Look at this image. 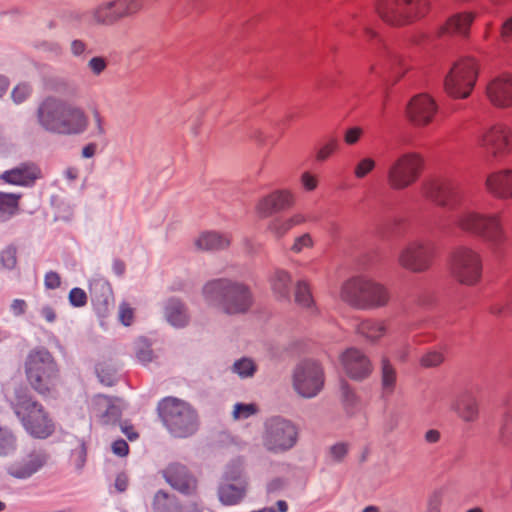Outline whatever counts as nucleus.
<instances>
[{
	"instance_id": "obj_19",
	"label": "nucleus",
	"mask_w": 512,
	"mask_h": 512,
	"mask_svg": "<svg viewBox=\"0 0 512 512\" xmlns=\"http://www.w3.org/2000/svg\"><path fill=\"white\" fill-rule=\"evenodd\" d=\"M438 105L435 100L427 94L414 96L407 104L406 115L409 121L416 127H426L432 123Z\"/></svg>"
},
{
	"instance_id": "obj_56",
	"label": "nucleus",
	"mask_w": 512,
	"mask_h": 512,
	"mask_svg": "<svg viewBox=\"0 0 512 512\" xmlns=\"http://www.w3.org/2000/svg\"><path fill=\"white\" fill-rule=\"evenodd\" d=\"M134 318V311L127 303H121L119 306V320L125 326H129Z\"/></svg>"
},
{
	"instance_id": "obj_22",
	"label": "nucleus",
	"mask_w": 512,
	"mask_h": 512,
	"mask_svg": "<svg viewBox=\"0 0 512 512\" xmlns=\"http://www.w3.org/2000/svg\"><path fill=\"white\" fill-rule=\"evenodd\" d=\"M46 463V457L41 452L33 451L26 456L10 463L7 473L16 479H27L39 471Z\"/></svg>"
},
{
	"instance_id": "obj_44",
	"label": "nucleus",
	"mask_w": 512,
	"mask_h": 512,
	"mask_svg": "<svg viewBox=\"0 0 512 512\" xmlns=\"http://www.w3.org/2000/svg\"><path fill=\"white\" fill-rule=\"evenodd\" d=\"M376 167V161L372 157L360 159L354 167V176L357 179L365 178Z\"/></svg>"
},
{
	"instance_id": "obj_46",
	"label": "nucleus",
	"mask_w": 512,
	"mask_h": 512,
	"mask_svg": "<svg viewBox=\"0 0 512 512\" xmlns=\"http://www.w3.org/2000/svg\"><path fill=\"white\" fill-rule=\"evenodd\" d=\"M258 412V408L253 403H237L234 405L233 418L235 420L247 419Z\"/></svg>"
},
{
	"instance_id": "obj_9",
	"label": "nucleus",
	"mask_w": 512,
	"mask_h": 512,
	"mask_svg": "<svg viewBox=\"0 0 512 512\" xmlns=\"http://www.w3.org/2000/svg\"><path fill=\"white\" fill-rule=\"evenodd\" d=\"M429 0H378L375 4L379 17L389 25L403 26L424 17Z\"/></svg>"
},
{
	"instance_id": "obj_6",
	"label": "nucleus",
	"mask_w": 512,
	"mask_h": 512,
	"mask_svg": "<svg viewBox=\"0 0 512 512\" xmlns=\"http://www.w3.org/2000/svg\"><path fill=\"white\" fill-rule=\"evenodd\" d=\"M30 386L39 394L47 395L59 383V368L52 354L44 347L32 349L24 363Z\"/></svg>"
},
{
	"instance_id": "obj_60",
	"label": "nucleus",
	"mask_w": 512,
	"mask_h": 512,
	"mask_svg": "<svg viewBox=\"0 0 512 512\" xmlns=\"http://www.w3.org/2000/svg\"><path fill=\"white\" fill-rule=\"evenodd\" d=\"M112 451L115 455L124 457L129 452V446L126 441L119 439L112 443Z\"/></svg>"
},
{
	"instance_id": "obj_32",
	"label": "nucleus",
	"mask_w": 512,
	"mask_h": 512,
	"mask_svg": "<svg viewBox=\"0 0 512 512\" xmlns=\"http://www.w3.org/2000/svg\"><path fill=\"white\" fill-rule=\"evenodd\" d=\"M474 20L472 13H458L448 19L443 31L449 34H455L460 36H467L470 26Z\"/></svg>"
},
{
	"instance_id": "obj_59",
	"label": "nucleus",
	"mask_w": 512,
	"mask_h": 512,
	"mask_svg": "<svg viewBox=\"0 0 512 512\" xmlns=\"http://www.w3.org/2000/svg\"><path fill=\"white\" fill-rule=\"evenodd\" d=\"M61 279L58 273L50 271L45 274L44 285L47 289H56L60 286Z\"/></svg>"
},
{
	"instance_id": "obj_52",
	"label": "nucleus",
	"mask_w": 512,
	"mask_h": 512,
	"mask_svg": "<svg viewBox=\"0 0 512 512\" xmlns=\"http://www.w3.org/2000/svg\"><path fill=\"white\" fill-rule=\"evenodd\" d=\"M68 299L73 307H83L87 303V294L83 289L75 287L70 290Z\"/></svg>"
},
{
	"instance_id": "obj_41",
	"label": "nucleus",
	"mask_w": 512,
	"mask_h": 512,
	"mask_svg": "<svg viewBox=\"0 0 512 512\" xmlns=\"http://www.w3.org/2000/svg\"><path fill=\"white\" fill-rule=\"evenodd\" d=\"M232 370L241 378L252 377L256 372V365L250 358H241L233 364Z\"/></svg>"
},
{
	"instance_id": "obj_28",
	"label": "nucleus",
	"mask_w": 512,
	"mask_h": 512,
	"mask_svg": "<svg viewBox=\"0 0 512 512\" xmlns=\"http://www.w3.org/2000/svg\"><path fill=\"white\" fill-rule=\"evenodd\" d=\"M247 481L239 483L222 481L218 488V497L224 505H236L246 496Z\"/></svg>"
},
{
	"instance_id": "obj_36",
	"label": "nucleus",
	"mask_w": 512,
	"mask_h": 512,
	"mask_svg": "<svg viewBox=\"0 0 512 512\" xmlns=\"http://www.w3.org/2000/svg\"><path fill=\"white\" fill-rule=\"evenodd\" d=\"M410 67L407 58L402 55L393 53L389 56V69L394 82L400 80Z\"/></svg>"
},
{
	"instance_id": "obj_17",
	"label": "nucleus",
	"mask_w": 512,
	"mask_h": 512,
	"mask_svg": "<svg viewBox=\"0 0 512 512\" xmlns=\"http://www.w3.org/2000/svg\"><path fill=\"white\" fill-rule=\"evenodd\" d=\"M485 95L489 103L499 109L512 107V73L493 76L486 84Z\"/></svg>"
},
{
	"instance_id": "obj_29",
	"label": "nucleus",
	"mask_w": 512,
	"mask_h": 512,
	"mask_svg": "<svg viewBox=\"0 0 512 512\" xmlns=\"http://www.w3.org/2000/svg\"><path fill=\"white\" fill-rule=\"evenodd\" d=\"M164 315L169 324L176 328L186 326L190 319L185 305L175 298H171L166 302Z\"/></svg>"
},
{
	"instance_id": "obj_27",
	"label": "nucleus",
	"mask_w": 512,
	"mask_h": 512,
	"mask_svg": "<svg viewBox=\"0 0 512 512\" xmlns=\"http://www.w3.org/2000/svg\"><path fill=\"white\" fill-rule=\"evenodd\" d=\"M269 284L277 300H290L292 277L287 270L280 268L275 269L269 277Z\"/></svg>"
},
{
	"instance_id": "obj_62",
	"label": "nucleus",
	"mask_w": 512,
	"mask_h": 512,
	"mask_svg": "<svg viewBox=\"0 0 512 512\" xmlns=\"http://www.w3.org/2000/svg\"><path fill=\"white\" fill-rule=\"evenodd\" d=\"M87 45L84 41L75 39L71 42L70 50L74 56H81L85 53Z\"/></svg>"
},
{
	"instance_id": "obj_53",
	"label": "nucleus",
	"mask_w": 512,
	"mask_h": 512,
	"mask_svg": "<svg viewBox=\"0 0 512 512\" xmlns=\"http://www.w3.org/2000/svg\"><path fill=\"white\" fill-rule=\"evenodd\" d=\"M349 451V445L344 442H339L330 447L329 454L330 457L336 461L341 462Z\"/></svg>"
},
{
	"instance_id": "obj_40",
	"label": "nucleus",
	"mask_w": 512,
	"mask_h": 512,
	"mask_svg": "<svg viewBox=\"0 0 512 512\" xmlns=\"http://www.w3.org/2000/svg\"><path fill=\"white\" fill-rule=\"evenodd\" d=\"M339 149V141L335 137L327 139L317 150L315 159L317 162H324Z\"/></svg>"
},
{
	"instance_id": "obj_30",
	"label": "nucleus",
	"mask_w": 512,
	"mask_h": 512,
	"mask_svg": "<svg viewBox=\"0 0 512 512\" xmlns=\"http://www.w3.org/2000/svg\"><path fill=\"white\" fill-rule=\"evenodd\" d=\"M230 245V238L226 234L214 231L201 233L195 240V246L201 251H215L225 249Z\"/></svg>"
},
{
	"instance_id": "obj_61",
	"label": "nucleus",
	"mask_w": 512,
	"mask_h": 512,
	"mask_svg": "<svg viewBox=\"0 0 512 512\" xmlns=\"http://www.w3.org/2000/svg\"><path fill=\"white\" fill-rule=\"evenodd\" d=\"M291 229H293L296 226L303 225L307 222V217L305 214L301 212L294 213L290 215L289 217H286Z\"/></svg>"
},
{
	"instance_id": "obj_39",
	"label": "nucleus",
	"mask_w": 512,
	"mask_h": 512,
	"mask_svg": "<svg viewBox=\"0 0 512 512\" xmlns=\"http://www.w3.org/2000/svg\"><path fill=\"white\" fill-rule=\"evenodd\" d=\"M222 481L239 483L247 481L243 474V464L241 461H233L225 468Z\"/></svg>"
},
{
	"instance_id": "obj_5",
	"label": "nucleus",
	"mask_w": 512,
	"mask_h": 512,
	"mask_svg": "<svg viewBox=\"0 0 512 512\" xmlns=\"http://www.w3.org/2000/svg\"><path fill=\"white\" fill-rule=\"evenodd\" d=\"M11 406L24 429L33 437L45 439L52 435L55 424L42 404L25 390L18 389Z\"/></svg>"
},
{
	"instance_id": "obj_24",
	"label": "nucleus",
	"mask_w": 512,
	"mask_h": 512,
	"mask_svg": "<svg viewBox=\"0 0 512 512\" xmlns=\"http://www.w3.org/2000/svg\"><path fill=\"white\" fill-rule=\"evenodd\" d=\"M489 193L499 199H512V169H501L489 173L485 180Z\"/></svg>"
},
{
	"instance_id": "obj_18",
	"label": "nucleus",
	"mask_w": 512,
	"mask_h": 512,
	"mask_svg": "<svg viewBox=\"0 0 512 512\" xmlns=\"http://www.w3.org/2000/svg\"><path fill=\"white\" fill-rule=\"evenodd\" d=\"M296 203V196L290 189H276L261 197L256 205L255 211L261 218H267L274 213L292 208Z\"/></svg>"
},
{
	"instance_id": "obj_31",
	"label": "nucleus",
	"mask_w": 512,
	"mask_h": 512,
	"mask_svg": "<svg viewBox=\"0 0 512 512\" xmlns=\"http://www.w3.org/2000/svg\"><path fill=\"white\" fill-rule=\"evenodd\" d=\"M95 410L101 415L105 423H114L119 420L121 410L118 405L114 403L112 398L105 395H97L93 399Z\"/></svg>"
},
{
	"instance_id": "obj_37",
	"label": "nucleus",
	"mask_w": 512,
	"mask_h": 512,
	"mask_svg": "<svg viewBox=\"0 0 512 512\" xmlns=\"http://www.w3.org/2000/svg\"><path fill=\"white\" fill-rule=\"evenodd\" d=\"M292 230L286 217H275L267 224V231L277 240L286 236Z\"/></svg>"
},
{
	"instance_id": "obj_42",
	"label": "nucleus",
	"mask_w": 512,
	"mask_h": 512,
	"mask_svg": "<svg viewBox=\"0 0 512 512\" xmlns=\"http://www.w3.org/2000/svg\"><path fill=\"white\" fill-rule=\"evenodd\" d=\"M19 199L18 194L0 192V211L9 215L14 214L18 210Z\"/></svg>"
},
{
	"instance_id": "obj_49",
	"label": "nucleus",
	"mask_w": 512,
	"mask_h": 512,
	"mask_svg": "<svg viewBox=\"0 0 512 512\" xmlns=\"http://www.w3.org/2000/svg\"><path fill=\"white\" fill-rule=\"evenodd\" d=\"M93 130L91 135L96 138H102L106 135L105 119L98 110L93 111Z\"/></svg>"
},
{
	"instance_id": "obj_12",
	"label": "nucleus",
	"mask_w": 512,
	"mask_h": 512,
	"mask_svg": "<svg viewBox=\"0 0 512 512\" xmlns=\"http://www.w3.org/2000/svg\"><path fill=\"white\" fill-rule=\"evenodd\" d=\"M436 255V246L425 238L406 241L397 253L398 265L412 273H424L430 270Z\"/></svg>"
},
{
	"instance_id": "obj_11",
	"label": "nucleus",
	"mask_w": 512,
	"mask_h": 512,
	"mask_svg": "<svg viewBox=\"0 0 512 512\" xmlns=\"http://www.w3.org/2000/svg\"><path fill=\"white\" fill-rule=\"evenodd\" d=\"M425 165L422 154L408 151L396 156L387 168V183L393 190H404L419 179Z\"/></svg>"
},
{
	"instance_id": "obj_10",
	"label": "nucleus",
	"mask_w": 512,
	"mask_h": 512,
	"mask_svg": "<svg viewBox=\"0 0 512 512\" xmlns=\"http://www.w3.org/2000/svg\"><path fill=\"white\" fill-rule=\"evenodd\" d=\"M477 144L487 152V163H501L512 153V128L504 122L484 126L477 135Z\"/></svg>"
},
{
	"instance_id": "obj_38",
	"label": "nucleus",
	"mask_w": 512,
	"mask_h": 512,
	"mask_svg": "<svg viewBox=\"0 0 512 512\" xmlns=\"http://www.w3.org/2000/svg\"><path fill=\"white\" fill-rule=\"evenodd\" d=\"M17 447L15 435L7 428L0 427V456L13 453Z\"/></svg>"
},
{
	"instance_id": "obj_25",
	"label": "nucleus",
	"mask_w": 512,
	"mask_h": 512,
	"mask_svg": "<svg viewBox=\"0 0 512 512\" xmlns=\"http://www.w3.org/2000/svg\"><path fill=\"white\" fill-rule=\"evenodd\" d=\"M39 177L40 170L34 164H21L0 176L5 183L18 186H31Z\"/></svg>"
},
{
	"instance_id": "obj_4",
	"label": "nucleus",
	"mask_w": 512,
	"mask_h": 512,
	"mask_svg": "<svg viewBox=\"0 0 512 512\" xmlns=\"http://www.w3.org/2000/svg\"><path fill=\"white\" fill-rule=\"evenodd\" d=\"M339 296L342 301L360 310L384 307L390 300L389 290L384 285L364 276H354L344 281Z\"/></svg>"
},
{
	"instance_id": "obj_2",
	"label": "nucleus",
	"mask_w": 512,
	"mask_h": 512,
	"mask_svg": "<svg viewBox=\"0 0 512 512\" xmlns=\"http://www.w3.org/2000/svg\"><path fill=\"white\" fill-rule=\"evenodd\" d=\"M36 114L38 124L57 135L78 136L89 127V116L81 105L55 96L46 97Z\"/></svg>"
},
{
	"instance_id": "obj_47",
	"label": "nucleus",
	"mask_w": 512,
	"mask_h": 512,
	"mask_svg": "<svg viewBox=\"0 0 512 512\" xmlns=\"http://www.w3.org/2000/svg\"><path fill=\"white\" fill-rule=\"evenodd\" d=\"M499 439L504 445L512 443V417L509 415H505L502 418L499 429Z\"/></svg>"
},
{
	"instance_id": "obj_58",
	"label": "nucleus",
	"mask_w": 512,
	"mask_h": 512,
	"mask_svg": "<svg viewBox=\"0 0 512 512\" xmlns=\"http://www.w3.org/2000/svg\"><path fill=\"white\" fill-rule=\"evenodd\" d=\"M88 67L96 76L100 75L107 67V63L103 57H93L88 61Z\"/></svg>"
},
{
	"instance_id": "obj_45",
	"label": "nucleus",
	"mask_w": 512,
	"mask_h": 512,
	"mask_svg": "<svg viewBox=\"0 0 512 512\" xmlns=\"http://www.w3.org/2000/svg\"><path fill=\"white\" fill-rule=\"evenodd\" d=\"M445 357L440 350H430L422 355L420 358V365L424 368L437 367L443 363Z\"/></svg>"
},
{
	"instance_id": "obj_35",
	"label": "nucleus",
	"mask_w": 512,
	"mask_h": 512,
	"mask_svg": "<svg viewBox=\"0 0 512 512\" xmlns=\"http://www.w3.org/2000/svg\"><path fill=\"white\" fill-rule=\"evenodd\" d=\"M154 512H181V506L176 501L175 497L170 496L168 493L160 490L153 499Z\"/></svg>"
},
{
	"instance_id": "obj_64",
	"label": "nucleus",
	"mask_w": 512,
	"mask_h": 512,
	"mask_svg": "<svg viewBox=\"0 0 512 512\" xmlns=\"http://www.w3.org/2000/svg\"><path fill=\"white\" fill-rule=\"evenodd\" d=\"M512 34V16L508 18L503 24L501 28V37L504 41H508L509 37Z\"/></svg>"
},
{
	"instance_id": "obj_7",
	"label": "nucleus",
	"mask_w": 512,
	"mask_h": 512,
	"mask_svg": "<svg viewBox=\"0 0 512 512\" xmlns=\"http://www.w3.org/2000/svg\"><path fill=\"white\" fill-rule=\"evenodd\" d=\"M451 277L459 284L474 286L483 275V257L474 246L461 244L450 253L448 262Z\"/></svg>"
},
{
	"instance_id": "obj_13",
	"label": "nucleus",
	"mask_w": 512,
	"mask_h": 512,
	"mask_svg": "<svg viewBox=\"0 0 512 512\" xmlns=\"http://www.w3.org/2000/svg\"><path fill=\"white\" fill-rule=\"evenodd\" d=\"M142 9L141 0L102 1L87 12V21L95 26H113Z\"/></svg>"
},
{
	"instance_id": "obj_63",
	"label": "nucleus",
	"mask_w": 512,
	"mask_h": 512,
	"mask_svg": "<svg viewBox=\"0 0 512 512\" xmlns=\"http://www.w3.org/2000/svg\"><path fill=\"white\" fill-rule=\"evenodd\" d=\"M10 308L15 316H20L25 313L27 304L23 299H14Z\"/></svg>"
},
{
	"instance_id": "obj_21",
	"label": "nucleus",
	"mask_w": 512,
	"mask_h": 512,
	"mask_svg": "<svg viewBox=\"0 0 512 512\" xmlns=\"http://www.w3.org/2000/svg\"><path fill=\"white\" fill-rule=\"evenodd\" d=\"M163 476L172 488L184 495H194L197 492V479L179 463L170 464L163 471Z\"/></svg>"
},
{
	"instance_id": "obj_20",
	"label": "nucleus",
	"mask_w": 512,
	"mask_h": 512,
	"mask_svg": "<svg viewBox=\"0 0 512 512\" xmlns=\"http://www.w3.org/2000/svg\"><path fill=\"white\" fill-rule=\"evenodd\" d=\"M340 360L345 373L355 380L368 377L373 370L368 356L358 348L347 349L342 353Z\"/></svg>"
},
{
	"instance_id": "obj_8",
	"label": "nucleus",
	"mask_w": 512,
	"mask_h": 512,
	"mask_svg": "<svg viewBox=\"0 0 512 512\" xmlns=\"http://www.w3.org/2000/svg\"><path fill=\"white\" fill-rule=\"evenodd\" d=\"M158 410L165 426L175 437H188L197 430V414L186 402L166 398L159 403Z\"/></svg>"
},
{
	"instance_id": "obj_3",
	"label": "nucleus",
	"mask_w": 512,
	"mask_h": 512,
	"mask_svg": "<svg viewBox=\"0 0 512 512\" xmlns=\"http://www.w3.org/2000/svg\"><path fill=\"white\" fill-rule=\"evenodd\" d=\"M204 302L228 315L246 313L253 305V294L249 286L228 278L207 281L201 290Z\"/></svg>"
},
{
	"instance_id": "obj_43",
	"label": "nucleus",
	"mask_w": 512,
	"mask_h": 512,
	"mask_svg": "<svg viewBox=\"0 0 512 512\" xmlns=\"http://www.w3.org/2000/svg\"><path fill=\"white\" fill-rule=\"evenodd\" d=\"M314 247V240L310 233H303L293 239V243L289 250L294 254H300L305 249H312Z\"/></svg>"
},
{
	"instance_id": "obj_23",
	"label": "nucleus",
	"mask_w": 512,
	"mask_h": 512,
	"mask_svg": "<svg viewBox=\"0 0 512 512\" xmlns=\"http://www.w3.org/2000/svg\"><path fill=\"white\" fill-rule=\"evenodd\" d=\"M450 409L465 423H475L479 419V402L472 390L460 393L451 402Z\"/></svg>"
},
{
	"instance_id": "obj_33",
	"label": "nucleus",
	"mask_w": 512,
	"mask_h": 512,
	"mask_svg": "<svg viewBox=\"0 0 512 512\" xmlns=\"http://www.w3.org/2000/svg\"><path fill=\"white\" fill-rule=\"evenodd\" d=\"M397 382V372L390 360L383 356L381 359V384L386 394H391L395 390Z\"/></svg>"
},
{
	"instance_id": "obj_26",
	"label": "nucleus",
	"mask_w": 512,
	"mask_h": 512,
	"mask_svg": "<svg viewBox=\"0 0 512 512\" xmlns=\"http://www.w3.org/2000/svg\"><path fill=\"white\" fill-rule=\"evenodd\" d=\"M355 331L366 342L376 344L387 334L388 325L385 320L368 318L361 320Z\"/></svg>"
},
{
	"instance_id": "obj_51",
	"label": "nucleus",
	"mask_w": 512,
	"mask_h": 512,
	"mask_svg": "<svg viewBox=\"0 0 512 512\" xmlns=\"http://www.w3.org/2000/svg\"><path fill=\"white\" fill-rule=\"evenodd\" d=\"M0 262L5 269H13L17 264L16 249L7 247L0 254Z\"/></svg>"
},
{
	"instance_id": "obj_1",
	"label": "nucleus",
	"mask_w": 512,
	"mask_h": 512,
	"mask_svg": "<svg viewBox=\"0 0 512 512\" xmlns=\"http://www.w3.org/2000/svg\"><path fill=\"white\" fill-rule=\"evenodd\" d=\"M423 195L441 208L454 210L453 224L461 233L481 239L494 252H499L509 236L503 219L498 213H485L469 205L461 204L460 185L449 177H437L426 181Z\"/></svg>"
},
{
	"instance_id": "obj_50",
	"label": "nucleus",
	"mask_w": 512,
	"mask_h": 512,
	"mask_svg": "<svg viewBox=\"0 0 512 512\" xmlns=\"http://www.w3.org/2000/svg\"><path fill=\"white\" fill-rule=\"evenodd\" d=\"M32 92V88L27 83H20L14 87L11 93L13 101L17 104L24 102Z\"/></svg>"
},
{
	"instance_id": "obj_15",
	"label": "nucleus",
	"mask_w": 512,
	"mask_h": 512,
	"mask_svg": "<svg viewBox=\"0 0 512 512\" xmlns=\"http://www.w3.org/2000/svg\"><path fill=\"white\" fill-rule=\"evenodd\" d=\"M297 438V428L291 421L273 417L265 422L262 441L268 451L273 453L286 452L295 446Z\"/></svg>"
},
{
	"instance_id": "obj_48",
	"label": "nucleus",
	"mask_w": 512,
	"mask_h": 512,
	"mask_svg": "<svg viewBox=\"0 0 512 512\" xmlns=\"http://www.w3.org/2000/svg\"><path fill=\"white\" fill-rule=\"evenodd\" d=\"M136 358L142 364H147L153 359V351L150 345L145 340H140L137 343Z\"/></svg>"
},
{
	"instance_id": "obj_34",
	"label": "nucleus",
	"mask_w": 512,
	"mask_h": 512,
	"mask_svg": "<svg viewBox=\"0 0 512 512\" xmlns=\"http://www.w3.org/2000/svg\"><path fill=\"white\" fill-rule=\"evenodd\" d=\"M294 300L297 305L306 309H311L314 306L311 285L307 280L301 279L296 282Z\"/></svg>"
},
{
	"instance_id": "obj_14",
	"label": "nucleus",
	"mask_w": 512,
	"mask_h": 512,
	"mask_svg": "<svg viewBox=\"0 0 512 512\" xmlns=\"http://www.w3.org/2000/svg\"><path fill=\"white\" fill-rule=\"evenodd\" d=\"M479 64L474 58L455 62L445 77L446 92L454 98H466L472 92L478 77Z\"/></svg>"
},
{
	"instance_id": "obj_55",
	"label": "nucleus",
	"mask_w": 512,
	"mask_h": 512,
	"mask_svg": "<svg viewBox=\"0 0 512 512\" xmlns=\"http://www.w3.org/2000/svg\"><path fill=\"white\" fill-rule=\"evenodd\" d=\"M300 182L305 191H314L318 186V178L312 173L306 171L300 176Z\"/></svg>"
},
{
	"instance_id": "obj_54",
	"label": "nucleus",
	"mask_w": 512,
	"mask_h": 512,
	"mask_svg": "<svg viewBox=\"0 0 512 512\" xmlns=\"http://www.w3.org/2000/svg\"><path fill=\"white\" fill-rule=\"evenodd\" d=\"M443 495L440 491L433 492L427 501L426 512H441Z\"/></svg>"
},
{
	"instance_id": "obj_16",
	"label": "nucleus",
	"mask_w": 512,
	"mask_h": 512,
	"mask_svg": "<svg viewBox=\"0 0 512 512\" xmlns=\"http://www.w3.org/2000/svg\"><path fill=\"white\" fill-rule=\"evenodd\" d=\"M292 384L296 393L303 398L317 396L324 386L321 366L314 361H302L293 371Z\"/></svg>"
},
{
	"instance_id": "obj_57",
	"label": "nucleus",
	"mask_w": 512,
	"mask_h": 512,
	"mask_svg": "<svg viewBox=\"0 0 512 512\" xmlns=\"http://www.w3.org/2000/svg\"><path fill=\"white\" fill-rule=\"evenodd\" d=\"M362 135H363L362 128L351 127L345 131L344 141L347 145H354L360 140Z\"/></svg>"
}]
</instances>
